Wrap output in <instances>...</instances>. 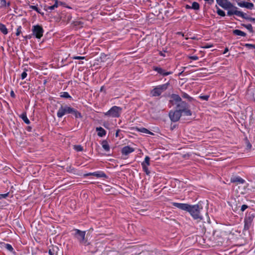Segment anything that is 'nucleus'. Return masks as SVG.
<instances>
[{"label": "nucleus", "instance_id": "nucleus-1", "mask_svg": "<svg viewBox=\"0 0 255 255\" xmlns=\"http://www.w3.org/2000/svg\"><path fill=\"white\" fill-rule=\"evenodd\" d=\"M67 114H72L75 118H81L80 113L67 105L61 106L57 111V115L58 118H60Z\"/></svg>", "mask_w": 255, "mask_h": 255}, {"label": "nucleus", "instance_id": "nucleus-2", "mask_svg": "<svg viewBox=\"0 0 255 255\" xmlns=\"http://www.w3.org/2000/svg\"><path fill=\"white\" fill-rule=\"evenodd\" d=\"M202 209V207L199 204L193 206L189 205V210L187 211L189 212L191 216L195 220L199 222L203 219V217L200 214V212Z\"/></svg>", "mask_w": 255, "mask_h": 255}, {"label": "nucleus", "instance_id": "nucleus-3", "mask_svg": "<svg viewBox=\"0 0 255 255\" xmlns=\"http://www.w3.org/2000/svg\"><path fill=\"white\" fill-rule=\"evenodd\" d=\"M73 234L74 237L80 242V243L85 246L89 244L87 238L85 237V231H82L78 229H75L74 230Z\"/></svg>", "mask_w": 255, "mask_h": 255}, {"label": "nucleus", "instance_id": "nucleus-4", "mask_svg": "<svg viewBox=\"0 0 255 255\" xmlns=\"http://www.w3.org/2000/svg\"><path fill=\"white\" fill-rule=\"evenodd\" d=\"M122 112V109L117 106H114L112 107L108 112L104 113L105 116L118 118L120 117Z\"/></svg>", "mask_w": 255, "mask_h": 255}, {"label": "nucleus", "instance_id": "nucleus-5", "mask_svg": "<svg viewBox=\"0 0 255 255\" xmlns=\"http://www.w3.org/2000/svg\"><path fill=\"white\" fill-rule=\"evenodd\" d=\"M170 102L173 105H176L178 109L186 106V103L182 101L181 98L177 95L173 94L170 97Z\"/></svg>", "mask_w": 255, "mask_h": 255}, {"label": "nucleus", "instance_id": "nucleus-6", "mask_svg": "<svg viewBox=\"0 0 255 255\" xmlns=\"http://www.w3.org/2000/svg\"><path fill=\"white\" fill-rule=\"evenodd\" d=\"M168 84L166 83L161 85H159L154 88L151 92L153 96H158L163 92H164L168 87Z\"/></svg>", "mask_w": 255, "mask_h": 255}, {"label": "nucleus", "instance_id": "nucleus-7", "mask_svg": "<svg viewBox=\"0 0 255 255\" xmlns=\"http://www.w3.org/2000/svg\"><path fill=\"white\" fill-rule=\"evenodd\" d=\"M228 10V15H236L238 16L241 17L242 18H245L246 14L241 11H239L238 10V8L233 5L232 4V7L227 9Z\"/></svg>", "mask_w": 255, "mask_h": 255}, {"label": "nucleus", "instance_id": "nucleus-8", "mask_svg": "<svg viewBox=\"0 0 255 255\" xmlns=\"http://www.w3.org/2000/svg\"><path fill=\"white\" fill-rule=\"evenodd\" d=\"M32 31L33 34L38 39H40L43 36L44 32L42 27L39 25L33 26Z\"/></svg>", "mask_w": 255, "mask_h": 255}, {"label": "nucleus", "instance_id": "nucleus-9", "mask_svg": "<svg viewBox=\"0 0 255 255\" xmlns=\"http://www.w3.org/2000/svg\"><path fill=\"white\" fill-rule=\"evenodd\" d=\"M181 116L179 109L175 111H170L169 114V118L171 121L175 122L178 121Z\"/></svg>", "mask_w": 255, "mask_h": 255}, {"label": "nucleus", "instance_id": "nucleus-10", "mask_svg": "<svg viewBox=\"0 0 255 255\" xmlns=\"http://www.w3.org/2000/svg\"><path fill=\"white\" fill-rule=\"evenodd\" d=\"M217 3L222 8L227 9L232 7V3L228 0H216Z\"/></svg>", "mask_w": 255, "mask_h": 255}, {"label": "nucleus", "instance_id": "nucleus-11", "mask_svg": "<svg viewBox=\"0 0 255 255\" xmlns=\"http://www.w3.org/2000/svg\"><path fill=\"white\" fill-rule=\"evenodd\" d=\"M150 165V158L146 156L144 158V161L141 163L143 170L146 173L147 175H149L150 171L148 169V166Z\"/></svg>", "mask_w": 255, "mask_h": 255}, {"label": "nucleus", "instance_id": "nucleus-12", "mask_svg": "<svg viewBox=\"0 0 255 255\" xmlns=\"http://www.w3.org/2000/svg\"><path fill=\"white\" fill-rule=\"evenodd\" d=\"M172 204L174 206L178 208V209H180L184 210V211H187L188 210H189V205H190L188 204L179 203H176V202H173V203H172Z\"/></svg>", "mask_w": 255, "mask_h": 255}, {"label": "nucleus", "instance_id": "nucleus-13", "mask_svg": "<svg viewBox=\"0 0 255 255\" xmlns=\"http://www.w3.org/2000/svg\"><path fill=\"white\" fill-rule=\"evenodd\" d=\"M238 5L241 7H245L249 9H252L254 6V5L253 3L247 1L238 2Z\"/></svg>", "mask_w": 255, "mask_h": 255}, {"label": "nucleus", "instance_id": "nucleus-14", "mask_svg": "<svg viewBox=\"0 0 255 255\" xmlns=\"http://www.w3.org/2000/svg\"><path fill=\"white\" fill-rule=\"evenodd\" d=\"M134 151V149L128 146H126L122 148V152L123 154L128 155Z\"/></svg>", "mask_w": 255, "mask_h": 255}, {"label": "nucleus", "instance_id": "nucleus-15", "mask_svg": "<svg viewBox=\"0 0 255 255\" xmlns=\"http://www.w3.org/2000/svg\"><path fill=\"white\" fill-rule=\"evenodd\" d=\"M231 181L233 183H238L243 184L245 182V180L239 176H234L231 177Z\"/></svg>", "mask_w": 255, "mask_h": 255}, {"label": "nucleus", "instance_id": "nucleus-16", "mask_svg": "<svg viewBox=\"0 0 255 255\" xmlns=\"http://www.w3.org/2000/svg\"><path fill=\"white\" fill-rule=\"evenodd\" d=\"M154 70L163 76H167L172 74L171 72H165V71L160 67H156Z\"/></svg>", "mask_w": 255, "mask_h": 255}, {"label": "nucleus", "instance_id": "nucleus-17", "mask_svg": "<svg viewBox=\"0 0 255 255\" xmlns=\"http://www.w3.org/2000/svg\"><path fill=\"white\" fill-rule=\"evenodd\" d=\"M179 110L180 111L181 113L182 112L184 113V114L186 116H191V111L187 108V104H186V106L185 107H181L179 108Z\"/></svg>", "mask_w": 255, "mask_h": 255}, {"label": "nucleus", "instance_id": "nucleus-18", "mask_svg": "<svg viewBox=\"0 0 255 255\" xmlns=\"http://www.w3.org/2000/svg\"><path fill=\"white\" fill-rule=\"evenodd\" d=\"M96 130L98 131V135L100 137H102L106 134V131L101 127L97 128Z\"/></svg>", "mask_w": 255, "mask_h": 255}, {"label": "nucleus", "instance_id": "nucleus-19", "mask_svg": "<svg viewBox=\"0 0 255 255\" xmlns=\"http://www.w3.org/2000/svg\"><path fill=\"white\" fill-rule=\"evenodd\" d=\"M57 0H56L54 4L51 6H46L45 8V10L46 11H51V10L54 9L55 8H57Z\"/></svg>", "mask_w": 255, "mask_h": 255}, {"label": "nucleus", "instance_id": "nucleus-20", "mask_svg": "<svg viewBox=\"0 0 255 255\" xmlns=\"http://www.w3.org/2000/svg\"><path fill=\"white\" fill-rule=\"evenodd\" d=\"M20 118L22 119V120L26 124H29L30 121L27 118L26 115L25 113H23L21 115Z\"/></svg>", "mask_w": 255, "mask_h": 255}, {"label": "nucleus", "instance_id": "nucleus-21", "mask_svg": "<svg viewBox=\"0 0 255 255\" xmlns=\"http://www.w3.org/2000/svg\"><path fill=\"white\" fill-rule=\"evenodd\" d=\"M0 30L4 34H6L8 32L6 26L2 23H0Z\"/></svg>", "mask_w": 255, "mask_h": 255}, {"label": "nucleus", "instance_id": "nucleus-22", "mask_svg": "<svg viewBox=\"0 0 255 255\" xmlns=\"http://www.w3.org/2000/svg\"><path fill=\"white\" fill-rule=\"evenodd\" d=\"M234 33L237 35H239V36H246V33L240 30H238V29H236L235 30H234Z\"/></svg>", "mask_w": 255, "mask_h": 255}, {"label": "nucleus", "instance_id": "nucleus-23", "mask_svg": "<svg viewBox=\"0 0 255 255\" xmlns=\"http://www.w3.org/2000/svg\"><path fill=\"white\" fill-rule=\"evenodd\" d=\"M91 174L96 176L97 177H106V174L103 172H94Z\"/></svg>", "mask_w": 255, "mask_h": 255}, {"label": "nucleus", "instance_id": "nucleus-24", "mask_svg": "<svg viewBox=\"0 0 255 255\" xmlns=\"http://www.w3.org/2000/svg\"><path fill=\"white\" fill-rule=\"evenodd\" d=\"M138 131L144 133L150 134L152 135L153 134L152 132H151V131H149L147 129L144 128H139Z\"/></svg>", "mask_w": 255, "mask_h": 255}, {"label": "nucleus", "instance_id": "nucleus-25", "mask_svg": "<svg viewBox=\"0 0 255 255\" xmlns=\"http://www.w3.org/2000/svg\"><path fill=\"white\" fill-rule=\"evenodd\" d=\"M102 147L106 151H109L110 150V147L106 141H103L102 142Z\"/></svg>", "mask_w": 255, "mask_h": 255}, {"label": "nucleus", "instance_id": "nucleus-26", "mask_svg": "<svg viewBox=\"0 0 255 255\" xmlns=\"http://www.w3.org/2000/svg\"><path fill=\"white\" fill-rule=\"evenodd\" d=\"M191 8L192 9H195V10L198 9L199 8V3L198 2H193L192 3Z\"/></svg>", "mask_w": 255, "mask_h": 255}, {"label": "nucleus", "instance_id": "nucleus-27", "mask_svg": "<svg viewBox=\"0 0 255 255\" xmlns=\"http://www.w3.org/2000/svg\"><path fill=\"white\" fill-rule=\"evenodd\" d=\"M61 97L65 98H71V96L67 92H63L61 93Z\"/></svg>", "mask_w": 255, "mask_h": 255}, {"label": "nucleus", "instance_id": "nucleus-28", "mask_svg": "<svg viewBox=\"0 0 255 255\" xmlns=\"http://www.w3.org/2000/svg\"><path fill=\"white\" fill-rule=\"evenodd\" d=\"M217 13L219 15L222 16H224L225 15V12L223 10H222V9L219 8L218 7L217 8Z\"/></svg>", "mask_w": 255, "mask_h": 255}, {"label": "nucleus", "instance_id": "nucleus-29", "mask_svg": "<svg viewBox=\"0 0 255 255\" xmlns=\"http://www.w3.org/2000/svg\"><path fill=\"white\" fill-rule=\"evenodd\" d=\"M74 148L77 151H81L83 150V147L80 145H74Z\"/></svg>", "mask_w": 255, "mask_h": 255}, {"label": "nucleus", "instance_id": "nucleus-30", "mask_svg": "<svg viewBox=\"0 0 255 255\" xmlns=\"http://www.w3.org/2000/svg\"><path fill=\"white\" fill-rule=\"evenodd\" d=\"M30 7L31 8H32V9L36 11L37 12L39 13H41L40 11V9L38 8V7L35 6V5H31L30 6Z\"/></svg>", "mask_w": 255, "mask_h": 255}, {"label": "nucleus", "instance_id": "nucleus-31", "mask_svg": "<svg viewBox=\"0 0 255 255\" xmlns=\"http://www.w3.org/2000/svg\"><path fill=\"white\" fill-rule=\"evenodd\" d=\"M245 27L250 30V31H253V27L252 25L251 24H248L245 25Z\"/></svg>", "mask_w": 255, "mask_h": 255}, {"label": "nucleus", "instance_id": "nucleus-32", "mask_svg": "<svg viewBox=\"0 0 255 255\" xmlns=\"http://www.w3.org/2000/svg\"><path fill=\"white\" fill-rule=\"evenodd\" d=\"M0 4L2 6H6L7 5L6 0H1L0 1ZM9 5V3H7V5Z\"/></svg>", "mask_w": 255, "mask_h": 255}, {"label": "nucleus", "instance_id": "nucleus-33", "mask_svg": "<svg viewBox=\"0 0 255 255\" xmlns=\"http://www.w3.org/2000/svg\"><path fill=\"white\" fill-rule=\"evenodd\" d=\"M21 26H19L17 29H16V35L17 36H18L19 35V34H20L21 33Z\"/></svg>", "mask_w": 255, "mask_h": 255}, {"label": "nucleus", "instance_id": "nucleus-34", "mask_svg": "<svg viewBox=\"0 0 255 255\" xmlns=\"http://www.w3.org/2000/svg\"><path fill=\"white\" fill-rule=\"evenodd\" d=\"M8 196V193L0 194V199L5 198Z\"/></svg>", "mask_w": 255, "mask_h": 255}, {"label": "nucleus", "instance_id": "nucleus-35", "mask_svg": "<svg viewBox=\"0 0 255 255\" xmlns=\"http://www.w3.org/2000/svg\"><path fill=\"white\" fill-rule=\"evenodd\" d=\"M6 248L8 250H9V251H12V250H13L12 247H11V245H10L9 244H6Z\"/></svg>", "mask_w": 255, "mask_h": 255}, {"label": "nucleus", "instance_id": "nucleus-36", "mask_svg": "<svg viewBox=\"0 0 255 255\" xmlns=\"http://www.w3.org/2000/svg\"><path fill=\"white\" fill-rule=\"evenodd\" d=\"M200 98L203 100H208V98H209V96H207V95H205V96H200Z\"/></svg>", "mask_w": 255, "mask_h": 255}, {"label": "nucleus", "instance_id": "nucleus-37", "mask_svg": "<svg viewBox=\"0 0 255 255\" xmlns=\"http://www.w3.org/2000/svg\"><path fill=\"white\" fill-rule=\"evenodd\" d=\"M247 208H248L247 205H243L241 206V210L242 212H244Z\"/></svg>", "mask_w": 255, "mask_h": 255}, {"label": "nucleus", "instance_id": "nucleus-38", "mask_svg": "<svg viewBox=\"0 0 255 255\" xmlns=\"http://www.w3.org/2000/svg\"><path fill=\"white\" fill-rule=\"evenodd\" d=\"M27 76V73L26 72H23L21 75V79L23 80Z\"/></svg>", "mask_w": 255, "mask_h": 255}, {"label": "nucleus", "instance_id": "nucleus-39", "mask_svg": "<svg viewBox=\"0 0 255 255\" xmlns=\"http://www.w3.org/2000/svg\"><path fill=\"white\" fill-rule=\"evenodd\" d=\"M189 58L193 60H197L198 59V57L197 56H190L189 57Z\"/></svg>", "mask_w": 255, "mask_h": 255}, {"label": "nucleus", "instance_id": "nucleus-40", "mask_svg": "<svg viewBox=\"0 0 255 255\" xmlns=\"http://www.w3.org/2000/svg\"><path fill=\"white\" fill-rule=\"evenodd\" d=\"M75 59H85V57L83 56H76L73 58Z\"/></svg>", "mask_w": 255, "mask_h": 255}, {"label": "nucleus", "instance_id": "nucleus-41", "mask_svg": "<svg viewBox=\"0 0 255 255\" xmlns=\"http://www.w3.org/2000/svg\"><path fill=\"white\" fill-rule=\"evenodd\" d=\"M10 96L11 97H13V98L15 97V94H14V92L13 91H11L10 92Z\"/></svg>", "mask_w": 255, "mask_h": 255}, {"label": "nucleus", "instance_id": "nucleus-42", "mask_svg": "<svg viewBox=\"0 0 255 255\" xmlns=\"http://www.w3.org/2000/svg\"><path fill=\"white\" fill-rule=\"evenodd\" d=\"M228 51V48H226V49H225L224 52H223V54L226 53Z\"/></svg>", "mask_w": 255, "mask_h": 255}, {"label": "nucleus", "instance_id": "nucleus-43", "mask_svg": "<svg viewBox=\"0 0 255 255\" xmlns=\"http://www.w3.org/2000/svg\"><path fill=\"white\" fill-rule=\"evenodd\" d=\"M184 97L185 98H189V96H188L187 94H184Z\"/></svg>", "mask_w": 255, "mask_h": 255}, {"label": "nucleus", "instance_id": "nucleus-44", "mask_svg": "<svg viewBox=\"0 0 255 255\" xmlns=\"http://www.w3.org/2000/svg\"><path fill=\"white\" fill-rule=\"evenodd\" d=\"M249 19L251 21H255V18H250Z\"/></svg>", "mask_w": 255, "mask_h": 255}, {"label": "nucleus", "instance_id": "nucleus-45", "mask_svg": "<svg viewBox=\"0 0 255 255\" xmlns=\"http://www.w3.org/2000/svg\"><path fill=\"white\" fill-rule=\"evenodd\" d=\"M116 136L117 137L118 136V131H117Z\"/></svg>", "mask_w": 255, "mask_h": 255}, {"label": "nucleus", "instance_id": "nucleus-46", "mask_svg": "<svg viewBox=\"0 0 255 255\" xmlns=\"http://www.w3.org/2000/svg\"><path fill=\"white\" fill-rule=\"evenodd\" d=\"M206 48H210L211 46H209V45H208V46L206 47Z\"/></svg>", "mask_w": 255, "mask_h": 255}, {"label": "nucleus", "instance_id": "nucleus-47", "mask_svg": "<svg viewBox=\"0 0 255 255\" xmlns=\"http://www.w3.org/2000/svg\"><path fill=\"white\" fill-rule=\"evenodd\" d=\"M206 48H210L211 46H209V45H208V46L206 47Z\"/></svg>", "mask_w": 255, "mask_h": 255}, {"label": "nucleus", "instance_id": "nucleus-48", "mask_svg": "<svg viewBox=\"0 0 255 255\" xmlns=\"http://www.w3.org/2000/svg\"><path fill=\"white\" fill-rule=\"evenodd\" d=\"M104 126L105 127L107 128V127L105 125H104Z\"/></svg>", "mask_w": 255, "mask_h": 255}, {"label": "nucleus", "instance_id": "nucleus-49", "mask_svg": "<svg viewBox=\"0 0 255 255\" xmlns=\"http://www.w3.org/2000/svg\"><path fill=\"white\" fill-rule=\"evenodd\" d=\"M254 0V1H255V0Z\"/></svg>", "mask_w": 255, "mask_h": 255}]
</instances>
